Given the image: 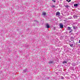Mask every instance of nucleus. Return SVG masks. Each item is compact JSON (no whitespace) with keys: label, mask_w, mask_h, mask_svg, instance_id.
Wrapping results in <instances>:
<instances>
[{"label":"nucleus","mask_w":80,"mask_h":80,"mask_svg":"<svg viewBox=\"0 0 80 80\" xmlns=\"http://www.w3.org/2000/svg\"><path fill=\"white\" fill-rule=\"evenodd\" d=\"M61 28H63V25L62 23H60L59 25Z\"/></svg>","instance_id":"f257e3e1"},{"label":"nucleus","mask_w":80,"mask_h":80,"mask_svg":"<svg viewBox=\"0 0 80 80\" xmlns=\"http://www.w3.org/2000/svg\"><path fill=\"white\" fill-rule=\"evenodd\" d=\"M56 16L60 15V13L59 12H56Z\"/></svg>","instance_id":"f03ea898"},{"label":"nucleus","mask_w":80,"mask_h":80,"mask_svg":"<svg viewBox=\"0 0 80 80\" xmlns=\"http://www.w3.org/2000/svg\"><path fill=\"white\" fill-rule=\"evenodd\" d=\"M46 15H47V13L45 12H42V15H44V16H45Z\"/></svg>","instance_id":"7ed1b4c3"},{"label":"nucleus","mask_w":80,"mask_h":80,"mask_svg":"<svg viewBox=\"0 0 80 80\" xmlns=\"http://www.w3.org/2000/svg\"><path fill=\"white\" fill-rule=\"evenodd\" d=\"M46 26L47 28H50V26H49V25H48V23L46 24Z\"/></svg>","instance_id":"20e7f679"},{"label":"nucleus","mask_w":80,"mask_h":80,"mask_svg":"<svg viewBox=\"0 0 80 80\" xmlns=\"http://www.w3.org/2000/svg\"><path fill=\"white\" fill-rule=\"evenodd\" d=\"M74 39V38L73 37H71V41H73V40Z\"/></svg>","instance_id":"39448f33"},{"label":"nucleus","mask_w":80,"mask_h":80,"mask_svg":"<svg viewBox=\"0 0 80 80\" xmlns=\"http://www.w3.org/2000/svg\"><path fill=\"white\" fill-rule=\"evenodd\" d=\"M74 7H77L78 6V4H74Z\"/></svg>","instance_id":"423d86ee"},{"label":"nucleus","mask_w":80,"mask_h":80,"mask_svg":"<svg viewBox=\"0 0 80 80\" xmlns=\"http://www.w3.org/2000/svg\"><path fill=\"white\" fill-rule=\"evenodd\" d=\"M70 46L72 47L73 46V44H70Z\"/></svg>","instance_id":"0eeeda50"},{"label":"nucleus","mask_w":80,"mask_h":80,"mask_svg":"<svg viewBox=\"0 0 80 80\" xmlns=\"http://www.w3.org/2000/svg\"><path fill=\"white\" fill-rule=\"evenodd\" d=\"M53 61H50V62H49V63L50 64H52V63H53Z\"/></svg>","instance_id":"6e6552de"},{"label":"nucleus","mask_w":80,"mask_h":80,"mask_svg":"<svg viewBox=\"0 0 80 80\" xmlns=\"http://www.w3.org/2000/svg\"><path fill=\"white\" fill-rule=\"evenodd\" d=\"M61 78L62 80H63V79H64V77H63L61 76Z\"/></svg>","instance_id":"1a4fd4ad"},{"label":"nucleus","mask_w":80,"mask_h":80,"mask_svg":"<svg viewBox=\"0 0 80 80\" xmlns=\"http://www.w3.org/2000/svg\"><path fill=\"white\" fill-rule=\"evenodd\" d=\"M67 62L66 61H64L63 62V64H65V63H67Z\"/></svg>","instance_id":"9d476101"},{"label":"nucleus","mask_w":80,"mask_h":80,"mask_svg":"<svg viewBox=\"0 0 80 80\" xmlns=\"http://www.w3.org/2000/svg\"><path fill=\"white\" fill-rule=\"evenodd\" d=\"M68 30H70V29H71L69 27H68Z\"/></svg>","instance_id":"9b49d317"},{"label":"nucleus","mask_w":80,"mask_h":80,"mask_svg":"<svg viewBox=\"0 0 80 80\" xmlns=\"http://www.w3.org/2000/svg\"><path fill=\"white\" fill-rule=\"evenodd\" d=\"M73 29L74 30H75V29H76V28H75V27H74V26H73Z\"/></svg>","instance_id":"f8f14e48"},{"label":"nucleus","mask_w":80,"mask_h":80,"mask_svg":"<svg viewBox=\"0 0 80 80\" xmlns=\"http://www.w3.org/2000/svg\"><path fill=\"white\" fill-rule=\"evenodd\" d=\"M52 2L54 3H55V0H52Z\"/></svg>","instance_id":"ddd939ff"},{"label":"nucleus","mask_w":80,"mask_h":80,"mask_svg":"<svg viewBox=\"0 0 80 80\" xmlns=\"http://www.w3.org/2000/svg\"><path fill=\"white\" fill-rule=\"evenodd\" d=\"M65 7H66V8H68V7H69V6H68V5H67V6H65Z\"/></svg>","instance_id":"4468645a"},{"label":"nucleus","mask_w":80,"mask_h":80,"mask_svg":"<svg viewBox=\"0 0 80 80\" xmlns=\"http://www.w3.org/2000/svg\"><path fill=\"white\" fill-rule=\"evenodd\" d=\"M52 7H55V5H53L52 6Z\"/></svg>","instance_id":"2eb2a0df"},{"label":"nucleus","mask_w":80,"mask_h":80,"mask_svg":"<svg viewBox=\"0 0 80 80\" xmlns=\"http://www.w3.org/2000/svg\"><path fill=\"white\" fill-rule=\"evenodd\" d=\"M71 2V0H69V1H68V2Z\"/></svg>","instance_id":"dca6fc26"},{"label":"nucleus","mask_w":80,"mask_h":80,"mask_svg":"<svg viewBox=\"0 0 80 80\" xmlns=\"http://www.w3.org/2000/svg\"><path fill=\"white\" fill-rule=\"evenodd\" d=\"M72 31H71L69 32V33H71V32H72Z\"/></svg>","instance_id":"f3484780"},{"label":"nucleus","mask_w":80,"mask_h":80,"mask_svg":"<svg viewBox=\"0 0 80 80\" xmlns=\"http://www.w3.org/2000/svg\"><path fill=\"white\" fill-rule=\"evenodd\" d=\"M79 43H80V39L79 40Z\"/></svg>","instance_id":"a211bd4d"},{"label":"nucleus","mask_w":80,"mask_h":80,"mask_svg":"<svg viewBox=\"0 0 80 80\" xmlns=\"http://www.w3.org/2000/svg\"><path fill=\"white\" fill-rule=\"evenodd\" d=\"M67 2H68V1H68V0H67Z\"/></svg>","instance_id":"6ab92c4d"},{"label":"nucleus","mask_w":80,"mask_h":80,"mask_svg":"<svg viewBox=\"0 0 80 80\" xmlns=\"http://www.w3.org/2000/svg\"><path fill=\"white\" fill-rule=\"evenodd\" d=\"M75 17V16H73V17Z\"/></svg>","instance_id":"aec40b11"}]
</instances>
